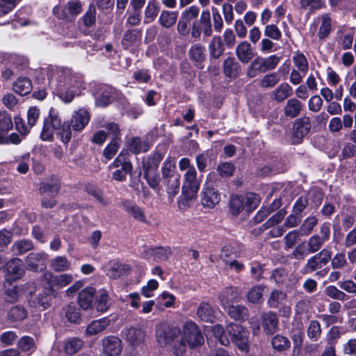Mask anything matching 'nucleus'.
Listing matches in <instances>:
<instances>
[{
	"instance_id": "obj_4",
	"label": "nucleus",
	"mask_w": 356,
	"mask_h": 356,
	"mask_svg": "<svg viewBox=\"0 0 356 356\" xmlns=\"http://www.w3.org/2000/svg\"><path fill=\"white\" fill-rule=\"evenodd\" d=\"M218 175L211 172L207 177V181L201 193V202L204 207L213 208L220 200V195L213 184L217 183Z\"/></svg>"
},
{
	"instance_id": "obj_20",
	"label": "nucleus",
	"mask_w": 356,
	"mask_h": 356,
	"mask_svg": "<svg viewBox=\"0 0 356 356\" xmlns=\"http://www.w3.org/2000/svg\"><path fill=\"white\" fill-rule=\"evenodd\" d=\"M303 108V104L298 99L293 97L287 100L283 111L284 115L290 118L298 116Z\"/></svg>"
},
{
	"instance_id": "obj_35",
	"label": "nucleus",
	"mask_w": 356,
	"mask_h": 356,
	"mask_svg": "<svg viewBox=\"0 0 356 356\" xmlns=\"http://www.w3.org/2000/svg\"><path fill=\"white\" fill-rule=\"evenodd\" d=\"M70 261L63 256H58L51 259L50 262L51 268L55 272H63L70 268Z\"/></svg>"
},
{
	"instance_id": "obj_52",
	"label": "nucleus",
	"mask_w": 356,
	"mask_h": 356,
	"mask_svg": "<svg viewBox=\"0 0 356 356\" xmlns=\"http://www.w3.org/2000/svg\"><path fill=\"white\" fill-rule=\"evenodd\" d=\"M65 309V313L67 320L72 323H76L81 318L79 309L74 303L68 305Z\"/></svg>"
},
{
	"instance_id": "obj_51",
	"label": "nucleus",
	"mask_w": 356,
	"mask_h": 356,
	"mask_svg": "<svg viewBox=\"0 0 356 356\" xmlns=\"http://www.w3.org/2000/svg\"><path fill=\"white\" fill-rule=\"evenodd\" d=\"M132 164H125L124 167L118 168L112 173V178L118 181H124L127 179V175L132 172Z\"/></svg>"
},
{
	"instance_id": "obj_57",
	"label": "nucleus",
	"mask_w": 356,
	"mask_h": 356,
	"mask_svg": "<svg viewBox=\"0 0 356 356\" xmlns=\"http://www.w3.org/2000/svg\"><path fill=\"white\" fill-rule=\"evenodd\" d=\"M138 35L139 31L137 30L127 31L122 40L123 47L126 49H129V47L137 40Z\"/></svg>"
},
{
	"instance_id": "obj_44",
	"label": "nucleus",
	"mask_w": 356,
	"mask_h": 356,
	"mask_svg": "<svg viewBox=\"0 0 356 356\" xmlns=\"http://www.w3.org/2000/svg\"><path fill=\"white\" fill-rule=\"evenodd\" d=\"M341 327L337 325H334L327 332L325 341H326L327 346L335 347L338 340L341 336Z\"/></svg>"
},
{
	"instance_id": "obj_1",
	"label": "nucleus",
	"mask_w": 356,
	"mask_h": 356,
	"mask_svg": "<svg viewBox=\"0 0 356 356\" xmlns=\"http://www.w3.org/2000/svg\"><path fill=\"white\" fill-rule=\"evenodd\" d=\"M47 77L51 87L65 103L71 102L77 90L83 88L82 76L70 68L51 66Z\"/></svg>"
},
{
	"instance_id": "obj_15",
	"label": "nucleus",
	"mask_w": 356,
	"mask_h": 356,
	"mask_svg": "<svg viewBox=\"0 0 356 356\" xmlns=\"http://www.w3.org/2000/svg\"><path fill=\"white\" fill-rule=\"evenodd\" d=\"M103 352L107 356H117L122 350L120 339L114 336H109L103 340Z\"/></svg>"
},
{
	"instance_id": "obj_45",
	"label": "nucleus",
	"mask_w": 356,
	"mask_h": 356,
	"mask_svg": "<svg viewBox=\"0 0 356 356\" xmlns=\"http://www.w3.org/2000/svg\"><path fill=\"white\" fill-rule=\"evenodd\" d=\"M177 15V12L163 10L161 13L159 22L164 27L170 28L176 23Z\"/></svg>"
},
{
	"instance_id": "obj_25",
	"label": "nucleus",
	"mask_w": 356,
	"mask_h": 356,
	"mask_svg": "<svg viewBox=\"0 0 356 356\" xmlns=\"http://www.w3.org/2000/svg\"><path fill=\"white\" fill-rule=\"evenodd\" d=\"M197 315L203 321L213 322L215 316L213 307L209 302H202L197 309Z\"/></svg>"
},
{
	"instance_id": "obj_6",
	"label": "nucleus",
	"mask_w": 356,
	"mask_h": 356,
	"mask_svg": "<svg viewBox=\"0 0 356 356\" xmlns=\"http://www.w3.org/2000/svg\"><path fill=\"white\" fill-rule=\"evenodd\" d=\"M280 60V57L276 55H271L266 58L258 56L254 59L248 67L247 74L250 77H254L256 71L264 73L273 70L277 67Z\"/></svg>"
},
{
	"instance_id": "obj_64",
	"label": "nucleus",
	"mask_w": 356,
	"mask_h": 356,
	"mask_svg": "<svg viewBox=\"0 0 356 356\" xmlns=\"http://www.w3.org/2000/svg\"><path fill=\"white\" fill-rule=\"evenodd\" d=\"M204 49L200 44L193 45L189 51L191 58L197 61L201 62L204 59Z\"/></svg>"
},
{
	"instance_id": "obj_22",
	"label": "nucleus",
	"mask_w": 356,
	"mask_h": 356,
	"mask_svg": "<svg viewBox=\"0 0 356 356\" xmlns=\"http://www.w3.org/2000/svg\"><path fill=\"white\" fill-rule=\"evenodd\" d=\"M163 159V154L159 152H155L144 158L143 160V168L144 171L156 170Z\"/></svg>"
},
{
	"instance_id": "obj_50",
	"label": "nucleus",
	"mask_w": 356,
	"mask_h": 356,
	"mask_svg": "<svg viewBox=\"0 0 356 356\" xmlns=\"http://www.w3.org/2000/svg\"><path fill=\"white\" fill-rule=\"evenodd\" d=\"M175 169L174 162L170 159H166L161 168L163 181L170 179L171 177H179V175L175 173Z\"/></svg>"
},
{
	"instance_id": "obj_7",
	"label": "nucleus",
	"mask_w": 356,
	"mask_h": 356,
	"mask_svg": "<svg viewBox=\"0 0 356 356\" xmlns=\"http://www.w3.org/2000/svg\"><path fill=\"white\" fill-rule=\"evenodd\" d=\"M82 11L80 0H70L64 7L56 6L53 9L54 15L59 19L73 20Z\"/></svg>"
},
{
	"instance_id": "obj_48",
	"label": "nucleus",
	"mask_w": 356,
	"mask_h": 356,
	"mask_svg": "<svg viewBox=\"0 0 356 356\" xmlns=\"http://www.w3.org/2000/svg\"><path fill=\"white\" fill-rule=\"evenodd\" d=\"M280 81V77L277 73H270L262 77L259 81V85L261 88H270L275 86Z\"/></svg>"
},
{
	"instance_id": "obj_49",
	"label": "nucleus",
	"mask_w": 356,
	"mask_h": 356,
	"mask_svg": "<svg viewBox=\"0 0 356 356\" xmlns=\"http://www.w3.org/2000/svg\"><path fill=\"white\" fill-rule=\"evenodd\" d=\"M325 294L330 298L340 301L348 300V296L342 291L339 290L335 286H328L325 287Z\"/></svg>"
},
{
	"instance_id": "obj_32",
	"label": "nucleus",
	"mask_w": 356,
	"mask_h": 356,
	"mask_svg": "<svg viewBox=\"0 0 356 356\" xmlns=\"http://www.w3.org/2000/svg\"><path fill=\"white\" fill-rule=\"evenodd\" d=\"M33 249V244L31 240L22 239L15 241L11 250L15 255H22Z\"/></svg>"
},
{
	"instance_id": "obj_33",
	"label": "nucleus",
	"mask_w": 356,
	"mask_h": 356,
	"mask_svg": "<svg viewBox=\"0 0 356 356\" xmlns=\"http://www.w3.org/2000/svg\"><path fill=\"white\" fill-rule=\"evenodd\" d=\"M130 272V267L121 263H113L111 266L107 275L112 279H118L121 276L128 274Z\"/></svg>"
},
{
	"instance_id": "obj_10",
	"label": "nucleus",
	"mask_w": 356,
	"mask_h": 356,
	"mask_svg": "<svg viewBox=\"0 0 356 356\" xmlns=\"http://www.w3.org/2000/svg\"><path fill=\"white\" fill-rule=\"evenodd\" d=\"M252 199H255V195L252 193L247 194L245 196L238 195H232L229 202L232 213L236 216L240 213L245 207H247L248 209H251L252 205L250 204V202Z\"/></svg>"
},
{
	"instance_id": "obj_54",
	"label": "nucleus",
	"mask_w": 356,
	"mask_h": 356,
	"mask_svg": "<svg viewBox=\"0 0 356 356\" xmlns=\"http://www.w3.org/2000/svg\"><path fill=\"white\" fill-rule=\"evenodd\" d=\"M271 344L274 349L278 351H283L290 346V341L289 339L281 335H276L273 337Z\"/></svg>"
},
{
	"instance_id": "obj_38",
	"label": "nucleus",
	"mask_w": 356,
	"mask_h": 356,
	"mask_svg": "<svg viewBox=\"0 0 356 356\" xmlns=\"http://www.w3.org/2000/svg\"><path fill=\"white\" fill-rule=\"evenodd\" d=\"M321 333L322 330L320 323L316 320L310 321L307 329L308 338L311 341L316 342L321 338Z\"/></svg>"
},
{
	"instance_id": "obj_53",
	"label": "nucleus",
	"mask_w": 356,
	"mask_h": 356,
	"mask_svg": "<svg viewBox=\"0 0 356 356\" xmlns=\"http://www.w3.org/2000/svg\"><path fill=\"white\" fill-rule=\"evenodd\" d=\"M332 21L327 14L322 16V23L318 31V37L323 39L328 36L331 31Z\"/></svg>"
},
{
	"instance_id": "obj_30",
	"label": "nucleus",
	"mask_w": 356,
	"mask_h": 356,
	"mask_svg": "<svg viewBox=\"0 0 356 356\" xmlns=\"http://www.w3.org/2000/svg\"><path fill=\"white\" fill-rule=\"evenodd\" d=\"M144 178L146 179L149 186L152 188L158 195L162 193V187L160 185V177L152 171H145Z\"/></svg>"
},
{
	"instance_id": "obj_41",
	"label": "nucleus",
	"mask_w": 356,
	"mask_h": 356,
	"mask_svg": "<svg viewBox=\"0 0 356 356\" xmlns=\"http://www.w3.org/2000/svg\"><path fill=\"white\" fill-rule=\"evenodd\" d=\"M113 99V89L109 86H106L101 95L97 96L95 99V104L99 107H106L109 105Z\"/></svg>"
},
{
	"instance_id": "obj_23",
	"label": "nucleus",
	"mask_w": 356,
	"mask_h": 356,
	"mask_svg": "<svg viewBox=\"0 0 356 356\" xmlns=\"http://www.w3.org/2000/svg\"><path fill=\"white\" fill-rule=\"evenodd\" d=\"M240 70V65L234 57L229 56L224 60L223 72L225 76L229 77H236Z\"/></svg>"
},
{
	"instance_id": "obj_37",
	"label": "nucleus",
	"mask_w": 356,
	"mask_h": 356,
	"mask_svg": "<svg viewBox=\"0 0 356 356\" xmlns=\"http://www.w3.org/2000/svg\"><path fill=\"white\" fill-rule=\"evenodd\" d=\"M84 341L78 337H73L66 340L64 350L68 355H74L79 351L83 346Z\"/></svg>"
},
{
	"instance_id": "obj_47",
	"label": "nucleus",
	"mask_w": 356,
	"mask_h": 356,
	"mask_svg": "<svg viewBox=\"0 0 356 356\" xmlns=\"http://www.w3.org/2000/svg\"><path fill=\"white\" fill-rule=\"evenodd\" d=\"M125 211L132 216L136 220L145 222L146 218L143 209L135 204H124Z\"/></svg>"
},
{
	"instance_id": "obj_13",
	"label": "nucleus",
	"mask_w": 356,
	"mask_h": 356,
	"mask_svg": "<svg viewBox=\"0 0 356 356\" xmlns=\"http://www.w3.org/2000/svg\"><path fill=\"white\" fill-rule=\"evenodd\" d=\"M311 129V120L307 116H303L295 120L293 126V136L297 143L308 134Z\"/></svg>"
},
{
	"instance_id": "obj_26",
	"label": "nucleus",
	"mask_w": 356,
	"mask_h": 356,
	"mask_svg": "<svg viewBox=\"0 0 356 356\" xmlns=\"http://www.w3.org/2000/svg\"><path fill=\"white\" fill-rule=\"evenodd\" d=\"M163 183L166 186L169 201L172 202L179 191V177H171L170 179L163 180Z\"/></svg>"
},
{
	"instance_id": "obj_17",
	"label": "nucleus",
	"mask_w": 356,
	"mask_h": 356,
	"mask_svg": "<svg viewBox=\"0 0 356 356\" xmlns=\"http://www.w3.org/2000/svg\"><path fill=\"white\" fill-rule=\"evenodd\" d=\"M95 289L92 287H86L79 293L78 303L83 310L92 308Z\"/></svg>"
},
{
	"instance_id": "obj_16",
	"label": "nucleus",
	"mask_w": 356,
	"mask_h": 356,
	"mask_svg": "<svg viewBox=\"0 0 356 356\" xmlns=\"http://www.w3.org/2000/svg\"><path fill=\"white\" fill-rule=\"evenodd\" d=\"M89 120L88 112L84 109H80L72 115L70 126L72 127L74 131H81L88 124Z\"/></svg>"
},
{
	"instance_id": "obj_2",
	"label": "nucleus",
	"mask_w": 356,
	"mask_h": 356,
	"mask_svg": "<svg viewBox=\"0 0 356 356\" xmlns=\"http://www.w3.org/2000/svg\"><path fill=\"white\" fill-rule=\"evenodd\" d=\"M63 143H68L72 138V131L67 122L61 123V119L58 113L51 109L49 115L43 122L40 138L44 141H53L54 132Z\"/></svg>"
},
{
	"instance_id": "obj_34",
	"label": "nucleus",
	"mask_w": 356,
	"mask_h": 356,
	"mask_svg": "<svg viewBox=\"0 0 356 356\" xmlns=\"http://www.w3.org/2000/svg\"><path fill=\"white\" fill-rule=\"evenodd\" d=\"M31 81L28 78H19L13 84L14 91L23 96L31 91Z\"/></svg>"
},
{
	"instance_id": "obj_8",
	"label": "nucleus",
	"mask_w": 356,
	"mask_h": 356,
	"mask_svg": "<svg viewBox=\"0 0 356 356\" xmlns=\"http://www.w3.org/2000/svg\"><path fill=\"white\" fill-rule=\"evenodd\" d=\"M234 343L243 352L248 350V331L240 324L232 323L227 327Z\"/></svg>"
},
{
	"instance_id": "obj_19",
	"label": "nucleus",
	"mask_w": 356,
	"mask_h": 356,
	"mask_svg": "<svg viewBox=\"0 0 356 356\" xmlns=\"http://www.w3.org/2000/svg\"><path fill=\"white\" fill-rule=\"evenodd\" d=\"M110 320L106 317L92 321L86 327L85 335L87 337H91L97 334L106 330L110 325Z\"/></svg>"
},
{
	"instance_id": "obj_40",
	"label": "nucleus",
	"mask_w": 356,
	"mask_h": 356,
	"mask_svg": "<svg viewBox=\"0 0 356 356\" xmlns=\"http://www.w3.org/2000/svg\"><path fill=\"white\" fill-rule=\"evenodd\" d=\"M200 28L205 36L209 37L211 35L213 31L211 23V15L209 10H204L202 13L200 19Z\"/></svg>"
},
{
	"instance_id": "obj_9",
	"label": "nucleus",
	"mask_w": 356,
	"mask_h": 356,
	"mask_svg": "<svg viewBox=\"0 0 356 356\" xmlns=\"http://www.w3.org/2000/svg\"><path fill=\"white\" fill-rule=\"evenodd\" d=\"M200 181L197 179L196 170L186 171L184 175L182 195L186 200H191L196 197L200 188Z\"/></svg>"
},
{
	"instance_id": "obj_56",
	"label": "nucleus",
	"mask_w": 356,
	"mask_h": 356,
	"mask_svg": "<svg viewBox=\"0 0 356 356\" xmlns=\"http://www.w3.org/2000/svg\"><path fill=\"white\" fill-rule=\"evenodd\" d=\"M264 35L273 40H280L282 38V32L275 24H268L264 28Z\"/></svg>"
},
{
	"instance_id": "obj_12",
	"label": "nucleus",
	"mask_w": 356,
	"mask_h": 356,
	"mask_svg": "<svg viewBox=\"0 0 356 356\" xmlns=\"http://www.w3.org/2000/svg\"><path fill=\"white\" fill-rule=\"evenodd\" d=\"M171 254L170 248L159 246L147 248L143 253V257L155 261H163L167 260Z\"/></svg>"
},
{
	"instance_id": "obj_61",
	"label": "nucleus",
	"mask_w": 356,
	"mask_h": 356,
	"mask_svg": "<svg viewBox=\"0 0 356 356\" xmlns=\"http://www.w3.org/2000/svg\"><path fill=\"white\" fill-rule=\"evenodd\" d=\"M52 298L51 295L48 291H42L37 296L38 306L40 307L42 309H47L51 304Z\"/></svg>"
},
{
	"instance_id": "obj_43",
	"label": "nucleus",
	"mask_w": 356,
	"mask_h": 356,
	"mask_svg": "<svg viewBox=\"0 0 356 356\" xmlns=\"http://www.w3.org/2000/svg\"><path fill=\"white\" fill-rule=\"evenodd\" d=\"M96 308L98 312H105L110 306L109 297L104 289H101L96 298Z\"/></svg>"
},
{
	"instance_id": "obj_55",
	"label": "nucleus",
	"mask_w": 356,
	"mask_h": 356,
	"mask_svg": "<svg viewBox=\"0 0 356 356\" xmlns=\"http://www.w3.org/2000/svg\"><path fill=\"white\" fill-rule=\"evenodd\" d=\"M13 127L10 115L5 111H0V131L1 133L8 132Z\"/></svg>"
},
{
	"instance_id": "obj_14",
	"label": "nucleus",
	"mask_w": 356,
	"mask_h": 356,
	"mask_svg": "<svg viewBox=\"0 0 356 356\" xmlns=\"http://www.w3.org/2000/svg\"><path fill=\"white\" fill-rule=\"evenodd\" d=\"M235 54L238 60L245 64L250 63L255 56L253 48L248 41H242L236 46Z\"/></svg>"
},
{
	"instance_id": "obj_29",
	"label": "nucleus",
	"mask_w": 356,
	"mask_h": 356,
	"mask_svg": "<svg viewBox=\"0 0 356 356\" xmlns=\"http://www.w3.org/2000/svg\"><path fill=\"white\" fill-rule=\"evenodd\" d=\"M293 89L287 83H281L273 92L274 99L282 102L292 95Z\"/></svg>"
},
{
	"instance_id": "obj_63",
	"label": "nucleus",
	"mask_w": 356,
	"mask_h": 356,
	"mask_svg": "<svg viewBox=\"0 0 356 356\" xmlns=\"http://www.w3.org/2000/svg\"><path fill=\"white\" fill-rule=\"evenodd\" d=\"M234 170V165L230 162L221 163L217 167V171L222 177H231Z\"/></svg>"
},
{
	"instance_id": "obj_24",
	"label": "nucleus",
	"mask_w": 356,
	"mask_h": 356,
	"mask_svg": "<svg viewBox=\"0 0 356 356\" xmlns=\"http://www.w3.org/2000/svg\"><path fill=\"white\" fill-rule=\"evenodd\" d=\"M129 149L134 154L146 152L150 148V145L147 140L139 137H133L129 142Z\"/></svg>"
},
{
	"instance_id": "obj_39",
	"label": "nucleus",
	"mask_w": 356,
	"mask_h": 356,
	"mask_svg": "<svg viewBox=\"0 0 356 356\" xmlns=\"http://www.w3.org/2000/svg\"><path fill=\"white\" fill-rule=\"evenodd\" d=\"M286 300V293L280 290L275 289L271 292L268 300V304L272 308H277L280 305L285 303Z\"/></svg>"
},
{
	"instance_id": "obj_59",
	"label": "nucleus",
	"mask_w": 356,
	"mask_h": 356,
	"mask_svg": "<svg viewBox=\"0 0 356 356\" xmlns=\"http://www.w3.org/2000/svg\"><path fill=\"white\" fill-rule=\"evenodd\" d=\"M293 60L297 70L305 75L308 71V62L302 54H297L293 57Z\"/></svg>"
},
{
	"instance_id": "obj_3",
	"label": "nucleus",
	"mask_w": 356,
	"mask_h": 356,
	"mask_svg": "<svg viewBox=\"0 0 356 356\" xmlns=\"http://www.w3.org/2000/svg\"><path fill=\"white\" fill-rule=\"evenodd\" d=\"M332 252L326 248L310 257L302 267V274H311L316 272V275L323 277L328 273V270L321 268L325 266L331 260Z\"/></svg>"
},
{
	"instance_id": "obj_60",
	"label": "nucleus",
	"mask_w": 356,
	"mask_h": 356,
	"mask_svg": "<svg viewBox=\"0 0 356 356\" xmlns=\"http://www.w3.org/2000/svg\"><path fill=\"white\" fill-rule=\"evenodd\" d=\"M264 287L261 285L254 286L248 294V299L252 303H259L262 299Z\"/></svg>"
},
{
	"instance_id": "obj_28",
	"label": "nucleus",
	"mask_w": 356,
	"mask_h": 356,
	"mask_svg": "<svg viewBox=\"0 0 356 356\" xmlns=\"http://www.w3.org/2000/svg\"><path fill=\"white\" fill-rule=\"evenodd\" d=\"M227 313L229 316L234 320L244 321L248 318V309L242 305H230L227 307Z\"/></svg>"
},
{
	"instance_id": "obj_27",
	"label": "nucleus",
	"mask_w": 356,
	"mask_h": 356,
	"mask_svg": "<svg viewBox=\"0 0 356 356\" xmlns=\"http://www.w3.org/2000/svg\"><path fill=\"white\" fill-rule=\"evenodd\" d=\"M238 295L236 289L233 287L225 288L220 295L219 299L222 305L226 308V307L230 305L238 299Z\"/></svg>"
},
{
	"instance_id": "obj_31",
	"label": "nucleus",
	"mask_w": 356,
	"mask_h": 356,
	"mask_svg": "<svg viewBox=\"0 0 356 356\" xmlns=\"http://www.w3.org/2000/svg\"><path fill=\"white\" fill-rule=\"evenodd\" d=\"M22 261L20 259H12L6 264V271L8 274L11 275L13 279H17L22 274Z\"/></svg>"
},
{
	"instance_id": "obj_5",
	"label": "nucleus",
	"mask_w": 356,
	"mask_h": 356,
	"mask_svg": "<svg viewBox=\"0 0 356 356\" xmlns=\"http://www.w3.org/2000/svg\"><path fill=\"white\" fill-rule=\"evenodd\" d=\"M204 341L203 336L197 325L192 322H186L184 326L183 335L179 345V351H184L186 344L193 348L201 345Z\"/></svg>"
},
{
	"instance_id": "obj_11",
	"label": "nucleus",
	"mask_w": 356,
	"mask_h": 356,
	"mask_svg": "<svg viewBox=\"0 0 356 356\" xmlns=\"http://www.w3.org/2000/svg\"><path fill=\"white\" fill-rule=\"evenodd\" d=\"M179 334L180 331L178 328L170 327L168 325H163L156 330V337L160 344L173 343L175 347H176L175 339Z\"/></svg>"
},
{
	"instance_id": "obj_46",
	"label": "nucleus",
	"mask_w": 356,
	"mask_h": 356,
	"mask_svg": "<svg viewBox=\"0 0 356 356\" xmlns=\"http://www.w3.org/2000/svg\"><path fill=\"white\" fill-rule=\"evenodd\" d=\"M318 219L316 216H311L305 218L300 227L301 235L307 236L312 233L314 228L318 224Z\"/></svg>"
},
{
	"instance_id": "obj_36",
	"label": "nucleus",
	"mask_w": 356,
	"mask_h": 356,
	"mask_svg": "<svg viewBox=\"0 0 356 356\" xmlns=\"http://www.w3.org/2000/svg\"><path fill=\"white\" fill-rule=\"evenodd\" d=\"M209 53L213 58H218L224 52V44L220 36L213 38L209 46Z\"/></svg>"
},
{
	"instance_id": "obj_58",
	"label": "nucleus",
	"mask_w": 356,
	"mask_h": 356,
	"mask_svg": "<svg viewBox=\"0 0 356 356\" xmlns=\"http://www.w3.org/2000/svg\"><path fill=\"white\" fill-rule=\"evenodd\" d=\"M27 313L22 306L13 307L8 313V318L14 321H22L26 317Z\"/></svg>"
},
{
	"instance_id": "obj_18",
	"label": "nucleus",
	"mask_w": 356,
	"mask_h": 356,
	"mask_svg": "<svg viewBox=\"0 0 356 356\" xmlns=\"http://www.w3.org/2000/svg\"><path fill=\"white\" fill-rule=\"evenodd\" d=\"M47 257V254L43 252L30 253L26 258L27 268L33 271L38 270L40 266H44Z\"/></svg>"
},
{
	"instance_id": "obj_21",
	"label": "nucleus",
	"mask_w": 356,
	"mask_h": 356,
	"mask_svg": "<svg viewBox=\"0 0 356 356\" xmlns=\"http://www.w3.org/2000/svg\"><path fill=\"white\" fill-rule=\"evenodd\" d=\"M262 325L268 334H272L277 328L278 318L275 313L269 312L262 315Z\"/></svg>"
},
{
	"instance_id": "obj_42",
	"label": "nucleus",
	"mask_w": 356,
	"mask_h": 356,
	"mask_svg": "<svg viewBox=\"0 0 356 356\" xmlns=\"http://www.w3.org/2000/svg\"><path fill=\"white\" fill-rule=\"evenodd\" d=\"M325 243L326 242L320 238L318 234L312 235L307 241L309 252L314 254L320 252Z\"/></svg>"
},
{
	"instance_id": "obj_62",
	"label": "nucleus",
	"mask_w": 356,
	"mask_h": 356,
	"mask_svg": "<svg viewBox=\"0 0 356 356\" xmlns=\"http://www.w3.org/2000/svg\"><path fill=\"white\" fill-rule=\"evenodd\" d=\"M60 188V186L58 183H42L40 186V191L43 195L53 197L57 194Z\"/></svg>"
}]
</instances>
